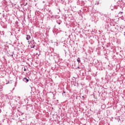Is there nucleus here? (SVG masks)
<instances>
[{"label": "nucleus", "mask_w": 125, "mask_h": 125, "mask_svg": "<svg viewBox=\"0 0 125 125\" xmlns=\"http://www.w3.org/2000/svg\"><path fill=\"white\" fill-rule=\"evenodd\" d=\"M10 56L13 57V54L11 55Z\"/></svg>", "instance_id": "10"}, {"label": "nucleus", "mask_w": 125, "mask_h": 125, "mask_svg": "<svg viewBox=\"0 0 125 125\" xmlns=\"http://www.w3.org/2000/svg\"><path fill=\"white\" fill-rule=\"evenodd\" d=\"M121 16H123V15H121Z\"/></svg>", "instance_id": "16"}, {"label": "nucleus", "mask_w": 125, "mask_h": 125, "mask_svg": "<svg viewBox=\"0 0 125 125\" xmlns=\"http://www.w3.org/2000/svg\"><path fill=\"white\" fill-rule=\"evenodd\" d=\"M24 4V6H25L27 5V4H28V3H26L25 4Z\"/></svg>", "instance_id": "6"}, {"label": "nucleus", "mask_w": 125, "mask_h": 125, "mask_svg": "<svg viewBox=\"0 0 125 125\" xmlns=\"http://www.w3.org/2000/svg\"><path fill=\"white\" fill-rule=\"evenodd\" d=\"M124 36H125V32H124Z\"/></svg>", "instance_id": "15"}, {"label": "nucleus", "mask_w": 125, "mask_h": 125, "mask_svg": "<svg viewBox=\"0 0 125 125\" xmlns=\"http://www.w3.org/2000/svg\"><path fill=\"white\" fill-rule=\"evenodd\" d=\"M31 48H35V46H36V42H35L34 40H32L31 41V45H30Z\"/></svg>", "instance_id": "1"}, {"label": "nucleus", "mask_w": 125, "mask_h": 125, "mask_svg": "<svg viewBox=\"0 0 125 125\" xmlns=\"http://www.w3.org/2000/svg\"><path fill=\"white\" fill-rule=\"evenodd\" d=\"M58 24H59V25H60V24H61V22H59Z\"/></svg>", "instance_id": "12"}, {"label": "nucleus", "mask_w": 125, "mask_h": 125, "mask_svg": "<svg viewBox=\"0 0 125 125\" xmlns=\"http://www.w3.org/2000/svg\"><path fill=\"white\" fill-rule=\"evenodd\" d=\"M23 70L24 71V72H25V71H26L27 69H26V68H24Z\"/></svg>", "instance_id": "9"}, {"label": "nucleus", "mask_w": 125, "mask_h": 125, "mask_svg": "<svg viewBox=\"0 0 125 125\" xmlns=\"http://www.w3.org/2000/svg\"><path fill=\"white\" fill-rule=\"evenodd\" d=\"M56 45L57 46H58V43L56 42Z\"/></svg>", "instance_id": "8"}, {"label": "nucleus", "mask_w": 125, "mask_h": 125, "mask_svg": "<svg viewBox=\"0 0 125 125\" xmlns=\"http://www.w3.org/2000/svg\"><path fill=\"white\" fill-rule=\"evenodd\" d=\"M78 68H80V67L78 66Z\"/></svg>", "instance_id": "17"}, {"label": "nucleus", "mask_w": 125, "mask_h": 125, "mask_svg": "<svg viewBox=\"0 0 125 125\" xmlns=\"http://www.w3.org/2000/svg\"><path fill=\"white\" fill-rule=\"evenodd\" d=\"M95 4H99V2H96V3H95Z\"/></svg>", "instance_id": "7"}, {"label": "nucleus", "mask_w": 125, "mask_h": 125, "mask_svg": "<svg viewBox=\"0 0 125 125\" xmlns=\"http://www.w3.org/2000/svg\"><path fill=\"white\" fill-rule=\"evenodd\" d=\"M8 83H10L8 82V83H6V84H7Z\"/></svg>", "instance_id": "11"}, {"label": "nucleus", "mask_w": 125, "mask_h": 125, "mask_svg": "<svg viewBox=\"0 0 125 125\" xmlns=\"http://www.w3.org/2000/svg\"><path fill=\"white\" fill-rule=\"evenodd\" d=\"M63 93H65V92L64 91H63Z\"/></svg>", "instance_id": "14"}, {"label": "nucleus", "mask_w": 125, "mask_h": 125, "mask_svg": "<svg viewBox=\"0 0 125 125\" xmlns=\"http://www.w3.org/2000/svg\"><path fill=\"white\" fill-rule=\"evenodd\" d=\"M123 12H120L119 13V14H123Z\"/></svg>", "instance_id": "5"}, {"label": "nucleus", "mask_w": 125, "mask_h": 125, "mask_svg": "<svg viewBox=\"0 0 125 125\" xmlns=\"http://www.w3.org/2000/svg\"><path fill=\"white\" fill-rule=\"evenodd\" d=\"M30 39H31V36L27 35L26 37L27 41L30 40Z\"/></svg>", "instance_id": "2"}, {"label": "nucleus", "mask_w": 125, "mask_h": 125, "mask_svg": "<svg viewBox=\"0 0 125 125\" xmlns=\"http://www.w3.org/2000/svg\"><path fill=\"white\" fill-rule=\"evenodd\" d=\"M77 62H78V63H81V59H80V58H78Z\"/></svg>", "instance_id": "4"}, {"label": "nucleus", "mask_w": 125, "mask_h": 125, "mask_svg": "<svg viewBox=\"0 0 125 125\" xmlns=\"http://www.w3.org/2000/svg\"><path fill=\"white\" fill-rule=\"evenodd\" d=\"M23 81L25 82V83H28V82H29V80L27 79V78H23Z\"/></svg>", "instance_id": "3"}, {"label": "nucleus", "mask_w": 125, "mask_h": 125, "mask_svg": "<svg viewBox=\"0 0 125 125\" xmlns=\"http://www.w3.org/2000/svg\"><path fill=\"white\" fill-rule=\"evenodd\" d=\"M0 113H1V109H0Z\"/></svg>", "instance_id": "13"}]
</instances>
